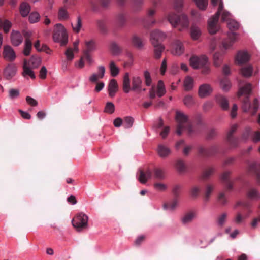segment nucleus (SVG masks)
Listing matches in <instances>:
<instances>
[{"instance_id": "nucleus-1", "label": "nucleus", "mask_w": 260, "mask_h": 260, "mask_svg": "<svg viewBox=\"0 0 260 260\" xmlns=\"http://www.w3.org/2000/svg\"><path fill=\"white\" fill-rule=\"evenodd\" d=\"M251 91V84L250 83L246 84L243 87H241L238 93V96H240L242 95H245L242 101V108L244 112H247L251 110V114L254 115L257 112L259 108V102L257 98H255L252 105L250 103L249 95Z\"/></svg>"}, {"instance_id": "nucleus-2", "label": "nucleus", "mask_w": 260, "mask_h": 260, "mask_svg": "<svg viewBox=\"0 0 260 260\" xmlns=\"http://www.w3.org/2000/svg\"><path fill=\"white\" fill-rule=\"evenodd\" d=\"M231 171H225L220 176V180L225 186L224 191L220 192L218 196V201L222 205H225L227 203V199L225 192L231 191L233 189V181L231 179Z\"/></svg>"}, {"instance_id": "nucleus-3", "label": "nucleus", "mask_w": 260, "mask_h": 260, "mask_svg": "<svg viewBox=\"0 0 260 260\" xmlns=\"http://www.w3.org/2000/svg\"><path fill=\"white\" fill-rule=\"evenodd\" d=\"M175 119L178 123L176 133L178 135L182 134L183 129H186L189 134L193 132L192 124L188 119V116L181 111L176 112Z\"/></svg>"}, {"instance_id": "nucleus-4", "label": "nucleus", "mask_w": 260, "mask_h": 260, "mask_svg": "<svg viewBox=\"0 0 260 260\" xmlns=\"http://www.w3.org/2000/svg\"><path fill=\"white\" fill-rule=\"evenodd\" d=\"M190 65L195 69H202V73L207 74L210 69L208 62V58L205 55L197 56H192L189 59Z\"/></svg>"}, {"instance_id": "nucleus-5", "label": "nucleus", "mask_w": 260, "mask_h": 260, "mask_svg": "<svg viewBox=\"0 0 260 260\" xmlns=\"http://www.w3.org/2000/svg\"><path fill=\"white\" fill-rule=\"evenodd\" d=\"M227 26L231 32L228 33V38L222 42V45L225 49H228L232 46L236 40L237 34L233 31L238 29L239 23L234 20H229L227 22Z\"/></svg>"}, {"instance_id": "nucleus-6", "label": "nucleus", "mask_w": 260, "mask_h": 260, "mask_svg": "<svg viewBox=\"0 0 260 260\" xmlns=\"http://www.w3.org/2000/svg\"><path fill=\"white\" fill-rule=\"evenodd\" d=\"M168 19L173 27L178 28L180 31L183 28H187L189 25L188 19L184 14L177 15L171 13L169 15Z\"/></svg>"}, {"instance_id": "nucleus-7", "label": "nucleus", "mask_w": 260, "mask_h": 260, "mask_svg": "<svg viewBox=\"0 0 260 260\" xmlns=\"http://www.w3.org/2000/svg\"><path fill=\"white\" fill-rule=\"evenodd\" d=\"M223 11H224L223 10V4L222 1L220 0L219 3L217 12L208 21V30L210 34H214L218 30L219 26L217 23L219 16Z\"/></svg>"}, {"instance_id": "nucleus-8", "label": "nucleus", "mask_w": 260, "mask_h": 260, "mask_svg": "<svg viewBox=\"0 0 260 260\" xmlns=\"http://www.w3.org/2000/svg\"><path fill=\"white\" fill-rule=\"evenodd\" d=\"M53 39L56 42H60L61 46H64L68 42V35L64 26L57 24L53 34Z\"/></svg>"}, {"instance_id": "nucleus-9", "label": "nucleus", "mask_w": 260, "mask_h": 260, "mask_svg": "<svg viewBox=\"0 0 260 260\" xmlns=\"http://www.w3.org/2000/svg\"><path fill=\"white\" fill-rule=\"evenodd\" d=\"M88 216L83 213L77 214L72 220V224L78 231H81L88 226Z\"/></svg>"}, {"instance_id": "nucleus-10", "label": "nucleus", "mask_w": 260, "mask_h": 260, "mask_svg": "<svg viewBox=\"0 0 260 260\" xmlns=\"http://www.w3.org/2000/svg\"><path fill=\"white\" fill-rule=\"evenodd\" d=\"M166 38V35L159 29H155L150 34V41L152 44H161V42Z\"/></svg>"}, {"instance_id": "nucleus-11", "label": "nucleus", "mask_w": 260, "mask_h": 260, "mask_svg": "<svg viewBox=\"0 0 260 260\" xmlns=\"http://www.w3.org/2000/svg\"><path fill=\"white\" fill-rule=\"evenodd\" d=\"M155 13V9H149L148 10L147 15L143 20V25L145 28H148L156 23V20L154 18Z\"/></svg>"}, {"instance_id": "nucleus-12", "label": "nucleus", "mask_w": 260, "mask_h": 260, "mask_svg": "<svg viewBox=\"0 0 260 260\" xmlns=\"http://www.w3.org/2000/svg\"><path fill=\"white\" fill-rule=\"evenodd\" d=\"M217 149L216 146H212L207 148L201 146L198 148V151L201 155L204 157H209L214 155Z\"/></svg>"}, {"instance_id": "nucleus-13", "label": "nucleus", "mask_w": 260, "mask_h": 260, "mask_svg": "<svg viewBox=\"0 0 260 260\" xmlns=\"http://www.w3.org/2000/svg\"><path fill=\"white\" fill-rule=\"evenodd\" d=\"M4 58L9 61H12L16 58L14 50L10 46H5L3 53Z\"/></svg>"}, {"instance_id": "nucleus-14", "label": "nucleus", "mask_w": 260, "mask_h": 260, "mask_svg": "<svg viewBox=\"0 0 260 260\" xmlns=\"http://www.w3.org/2000/svg\"><path fill=\"white\" fill-rule=\"evenodd\" d=\"M132 87L131 89L136 92H141L142 90V86L143 81L142 78L139 76H133L132 79Z\"/></svg>"}, {"instance_id": "nucleus-15", "label": "nucleus", "mask_w": 260, "mask_h": 260, "mask_svg": "<svg viewBox=\"0 0 260 260\" xmlns=\"http://www.w3.org/2000/svg\"><path fill=\"white\" fill-rule=\"evenodd\" d=\"M152 176V172L149 169L144 171L140 169L139 171L138 180L142 184H145L147 180Z\"/></svg>"}, {"instance_id": "nucleus-16", "label": "nucleus", "mask_w": 260, "mask_h": 260, "mask_svg": "<svg viewBox=\"0 0 260 260\" xmlns=\"http://www.w3.org/2000/svg\"><path fill=\"white\" fill-rule=\"evenodd\" d=\"M11 40L14 46H18L22 43L23 37L19 31L13 30L11 35Z\"/></svg>"}, {"instance_id": "nucleus-17", "label": "nucleus", "mask_w": 260, "mask_h": 260, "mask_svg": "<svg viewBox=\"0 0 260 260\" xmlns=\"http://www.w3.org/2000/svg\"><path fill=\"white\" fill-rule=\"evenodd\" d=\"M196 213L194 211H190L185 213L181 217V220L182 223L184 225H187L190 223L196 218Z\"/></svg>"}, {"instance_id": "nucleus-18", "label": "nucleus", "mask_w": 260, "mask_h": 260, "mask_svg": "<svg viewBox=\"0 0 260 260\" xmlns=\"http://www.w3.org/2000/svg\"><path fill=\"white\" fill-rule=\"evenodd\" d=\"M105 68L101 66L98 67V74H92L89 77V81L92 83H96L99 79H102L105 74Z\"/></svg>"}, {"instance_id": "nucleus-19", "label": "nucleus", "mask_w": 260, "mask_h": 260, "mask_svg": "<svg viewBox=\"0 0 260 260\" xmlns=\"http://www.w3.org/2000/svg\"><path fill=\"white\" fill-rule=\"evenodd\" d=\"M212 88L209 84H204L201 85L199 89V95L201 98H205L211 93Z\"/></svg>"}, {"instance_id": "nucleus-20", "label": "nucleus", "mask_w": 260, "mask_h": 260, "mask_svg": "<svg viewBox=\"0 0 260 260\" xmlns=\"http://www.w3.org/2000/svg\"><path fill=\"white\" fill-rule=\"evenodd\" d=\"M173 48L172 53L175 55H180L184 52V46L182 43L178 40L174 41Z\"/></svg>"}, {"instance_id": "nucleus-21", "label": "nucleus", "mask_w": 260, "mask_h": 260, "mask_svg": "<svg viewBox=\"0 0 260 260\" xmlns=\"http://www.w3.org/2000/svg\"><path fill=\"white\" fill-rule=\"evenodd\" d=\"M17 69L13 64H9L5 69L4 75L7 79H11L16 74Z\"/></svg>"}, {"instance_id": "nucleus-22", "label": "nucleus", "mask_w": 260, "mask_h": 260, "mask_svg": "<svg viewBox=\"0 0 260 260\" xmlns=\"http://www.w3.org/2000/svg\"><path fill=\"white\" fill-rule=\"evenodd\" d=\"M250 58L249 55L245 51H239L236 56V61L238 64H241L247 62Z\"/></svg>"}, {"instance_id": "nucleus-23", "label": "nucleus", "mask_w": 260, "mask_h": 260, "mask_svg": "<svg viewBox=\"0 0 260 260\" xmlns=\"http://www.w3.org/2000/svg\"><path fill=\"white\" fill-rule=\"evenodd\" d=\"M249 171L255 174L257 182L260 184V164L259 165L255 162L250 164Z\"/></svg>"}, {"instance_id": "nucleus-24", "label": "nucleus", "mask_w": 260, "mask_h": 260, "mask_svg": "<svg viewBox=\"0 0 260 260\" xmlns=\"http://www.w3.org/2000/svg\"><path fill=\"white\" fill-rule=\"evenodd\" d=\"M217 102L224 110L229 109V102L227 99L222 95L219 94L216 97Z\"/></svg>"}, {"instance_id": "nucleus-25", "label": "nucleus", "mask_w": 260, "mask_h": 260, "mask_svg": "<svg viewBox=\"0 0 260 260\" xmlns=\"http://www.w3.org/2000/svg\"><path fill=\"white\" fill-rule=\"evenodd\" d=\"M157 152L160 157L161 158H165L170 155L171 153V150L167 146L160 144L158 146Z\"/></svg>"}, {"instance_id": "nucleus-26", "label": "nucleus", "mask_w": 260, "mask_h": 260, "mask_svg": "<svg viewBox=\"0 0 260 260\" xmlns=\"http://www.w3.org/2000/svg\"><path fill=\"white\" fill-rule=\"evenodd\" d=\"M132 44L134 47L138 49H141L144 44L142 39L137 35H134L132 38Z\"/></svg>"}, {"instance_id": "nucleus-27", "label": "nucleus", "mask_w": 260, "mask_h": 260, "mask_svg": "<svg viewBox=\"0 0 260 260\" xmlns=\"http://www.w3.org/2000/svg\"><path fill=\"white\" fill-rule=\"evenodd\" d=\"M23 69V72L22 73V75L24 77H25L26 75H28L31 79H35L36 76L35 75V73L32 71V70L28 67L27 64V61L26 59L24 60Z\"/></svg>"}, {"instance_id": "nucleus-28", "label": "nucleus", "mask_w": 260, "mask_h": 260, "mask_svg": "<svg viewBox=\"0 0 260 260\" xmlns=\"http://www.w3.org/2000/svg\"><path fill=\"white\" fill-rule=\"evenodd\" d=\"M117 89L118 86L116 80H111L108 85V91L109 96L111 97H113L115 95V93L117 91Z\"/></svg>"}, {"instance_id": "nucleus-29", "label": "nucleus", "mask_w": 260, "mask_h": 260, "mask_svg": "<svg viewBox=\"0 0 260 260\" xmlns=\"http://www.w3.org/2000/svg\"><path fill=\"white\" fill-rule=\"evenodd\" d=\"M154 49V57L155 59H159L161 56L162 52L165 50V46L162 44H152Z\"/></svg>"}, {"instance_id": "nucleus-30", "label": "nucleus", "mask_w": 260, "mask_h": 260, "mask_svg": "<svg viewBox=\"0 0 260 260\" xmlns=\"http://www.w3.org/2000/svg\"><path fill=\"white\" fill-rule=\"evenodd\" d=\"M122 87L123 91L126 93H128L131 89L130 86V79L128 73H126L123 77Z\"/></svg>"}, {"instance_id": "nucleus-31", "label": "nucleus", "mask_w": 260, "mask_h": 260, "mask_svg": "<svg viewBox=\"0 0 260 260\" xmlns=\"http://www.w3.org/2000/svg\"><path fill=\"white\" fill-rule=\"evenodd\" d=\"M247 198L251 200H257L260 198V194L257 189L251 188L247 192Z\"/></svg>"}, {"instance_id": "nucleus-32", "label": "nucleus", "mask_w": 260, "mask_h": 260, "mask_svg": "<svg viewBox=\"0 0 260 260\" xmlns=\"http://www.w3.org/2000/svg\"><path fill=\"white\" fill-rule=\"evenodd\" d=\"M30 11V6L28 3L26 2L21 3L20 6V12L23 17L27 16L29 13Z\"/></svg>"}, {"instance_id": "nucleus-33", "label": "nucleus", "mask_w": 260, "mask_h": 260, "mask_svg": "<svg viewBox=\"0 0 260 260\" xmlns=\"http://www.w3.org/2000/svg\"><path fill=\"white\" fill-rule=\"evenodd\" d=\"M178 201L177 199H174L171 201L164 204V208L170 211L174 210L178 205Z\"/></svg>"}, {"instance_id": "nucleus-34", "label": "nucleus", "mask_w": 260, "mask_h": 260, "mask_svg": "<svg viewBox=\"0 0 260 260\" xmlns=\"http://www.w3.org/2000/svg\"><path fill=\"white\" fill-rule=\"evenodd\" d=\"M85 44V49L84 52H91L95 50V42L93 40H90L89 41H86Z\"/></svg>"}, {"instance_id": "nucleus-35", "label": "nucleus", "mask_w": 260, "mask_h": 260, "mask_svg": "<svg viewBox=\"0 0 260 260\" xmlns=\"http://www.w3.org/2000/svg\"><path fill=\"white\" fill-rule=\"evenodd\" d=\"M11 27L12 23L11 22L7 20L0 19V30L3 28L4 31L5 33H8Z\"/></svg>"}, {"instance_id": "nucleus-36", "label": "nucleus", "mask_w": 260, "mask_h": 260, "mask_svg": "<svg viewBox=\"0 0 260 260\" xmlns=\"http://www.w3.org/2000/svg\"><path fill=\"white\" fill-rule=\"evenodd\" d=\"M231 86V82L227 77H224L220 81V87L224 91L229 90Z\"/></svg>"}, {"instance_id": "nucleus-37", "label": "nucleus", "mask_w": 260, "mask_h": 260, "mask_svg": "<svg viewBox=\"0 0 260 260\" xmlns=\"http://www.w3.org/2000/svg\"><path fill=\"white\" fill-rule=\"evenodd\" d=\"M58 18L60 20H67L69 18V13L64 7L59 8L58 13Z\"/></svg>"}, {"instance_id": "nucleus-38", "label": "nucleus", "mask_w": 260, "mask_h": 260, "mask_svg": "<svg viewBox=\"0 0 260 260\" xmlns=\"http://www.w3.org/2000/svg\"><path fill=\"white\" fill-rule=\"evenodd\" d=\"M201 35V30L199 27L192 26L190 29V35L192 39L197 40Z\"/></svg>"}, {"instance_id": "nucleus-39", "label": "nucleus", "mask_w": 260, "mask_h": 260, "mask_svg": "<svg viewBox=\"0 0 260 260\" xmlns=\"http://www.w3.org/2000/svg\"><path fill=\"white\" fill-rule=\"evenodd\" d=\"M154 178L159 180H162L165 178L164 171L160 168H155L153 169Z\"/></svg>"}, {"instance_id": "nucleus-40", "label": "nucleus", "mask_w": 260, "mask_h": 260, "mask_svg": "<svg viewBox=\"0 0 260 260\" xmlns=\"http://www.w3.org/2000/svg\"><path fill=\"white\" fill-rule=\"evenodd\" d=\"M126 22V18L124 14H119L116 17V24L118 27H123Z\"/></svg>"}, {"instance_id": "nucleus-41", "label": "nucleus", "mask_w": 260, "mask_h": 260, "mask_svg": "<svg viewBox=\"0 0 260 260\" xmlns=\"http://www.w3.org/2000/svg\"><path fill=\"white\" fill-rule=\"evenodd\" d=\"M253 72V68L251 66H248L242 68L241 70V73L245 77H249Z\"/></svg>"}, {"instance_id": "nucleus-42", "label": "nucleus", "mask_w": 260, "mask_h": 260, "mask_svg": "<svg viewBox=\"0 0 260 260\" xmlns=\"http://www.w3.org/2000/svg\"><path fill=\"white\" fill-rule=\"evenodd\" d=\"M166 93L164 82L162 80H159L157 86V94L159 97L162 96Z\"/></svg>"}, {"instance_id": "nucleus-43", "label": "nucleus", "mask_w": 260, "mask_h": 260, "mask_svg": "<svg viewBox=\"0 0 260 260\" xmlns=\"http://www.w3.org/2000/svg\"><path fill=\"white\" fill-rule=\"evenodd\" d=\"M193 80L190 77L185 78L184 81V86L185 90L188 91L191 90L193 87Z\"/></svg>"}, {"instance_id": "nucleus-44", "label": "nucleus", "mask_w": 260, "mask_h": 260, "mask_svg": "<svg viewBox=\"0 0 260 260\" xmlns=\"http://www.w3.org/2000/svg\"><path fill=\"white\" fill-rule=\"evenodd\" d=\"M29 63L32 68H37L41 64V59L39 57L32 56L30 59Z\"/></svg>"}, {"instance_id": "nucleus-45", "label": "nucleus", "mask_w": 260, "mask_h": 260, "mask_svg": "<svg viewBox=\"0 0 260 260\" xmlns=\"http://www.w3.org/2000/svg\"><path fill=\"white\" fill-rule=\"evenodd\" d=\"M82 26V20L80 17L77 18V20L75 23H72V26L73 31L76 33H78Z\"/></svg>"}, {"instance_id": "nucleus-46", "label": "nucleus", "mask_w": 260, "mask_h": 260, "mask_svg": "<svg viewBox=\"0 0 260 260\" xmlns=\"http://www.w3.org/2000/svg\"><path fill=\"white\" fill-rule=\"evenodd\" d=\"M134 122V119L130 116L125 117L123 121L122 125L125 128H131Z\"/></svg>"}, {"instance_id": "nucleus-47", "label": "nucleus", "mask_w": 260, "mask_h": 260, "mask_svg": "<svg viewBox=\"0 0 260 260\" xmlns=\"http://www.w3.org/2000/svg\"><path fill=\"white\" fill-rule=\"evenodd\" d=\"M183 104L188 107H190L194 104L193 97L190 95H186L183 100Z\"/></svg>"}, {"instance_id": "nucleus-48", "label": "nucleus", "mask_w": 260, "mask_h": 260, "mask_svg": "<svg viewBox=\"0 0 260 260\" xmlns=\"http://www.w3.org/2000/svg\"><path fill=\"white\" fill-rule=\"evenodd\" d=\"M214 186L211 184H207L205 190V195H204V200L205 201H208L209 199V198L212 193V191L213 190Z\"/></svg>"}, {"instance_id": "nucleus-49", "label": "nucleus", "mask_w": 260, "mask_h": 260, "mask_svg": "<svg viewBox=\"0 0 260 260\" xmlns=\"http://www.w3.org/2000/svg\"><path fill=\"white\" fill-rule=\"evenodd\" d=\"M176 168L180 173H183L186 171V166L182 160H178L176 162Z\"/></svg>"}, {"instance_id": "nucleus-50", "label": "nucleus", "mask_w": 260, "mask_h": 260, "mask_svg": "<svg viewBox=\"0 0 260 260\" xmlns=\"http://www.w3.org/2000/svg\"><path fill=\"white\" fill-rule=\"evenodd\" d=\"M109 68L112 76L115 77L118 74L119 70L118 68L116 66L113 61H110Z\"/></svg>"}, {"instance_id": "nucleus-51", "label": "nucleus", "mask_w": 260, "mask_h": 260, "mask_svg": "<svg viewBox=\"0 0 260 260\" xmlns=\"http://www.w3.org/2000/svg\"><path fill=\"white\" fill-rule=\"evenodd\" d=\"M143 0H133V9L134 11H139L141 10L143 5Z\"/></svg>"}, {"instance_id": "nucleus-52", "label": "nucleus", "mask_w": 260, "mask_h": 260, "mask_svg": "<svg viewBox=\"0 0 260 260\" xmlns=\"http://www.w3.org/2000/svg\"><path fill=\"white\" fill-rule=\"evenodd\" d=\"M214 172V169L212 167H208L206 168L203 172L202 177L203 179H207L213 174Z\"/></svg>"}, {"instance_id": "nucleus-53", "label": "nucleus", "mask_w": 260, "mask_h": 260, "mask_svg": "<svg viewBox=\"0 0 260 260\" xmlns=\"http://www.w3.org/2000/svg\"><path fill=\"white\" fill-rule=\"evenodd\" d=\"M227 217L228 214L226 213H223L218 217L217 222L219 226L222 227L224 225L226 222Z\"/></svg>"}, {"instance_id": "nucleus-54", "label": "nucleus", "mask_w": 260, "mask_h": 260, "mask_svg": "<svg viewBox=\"0 0 260 260\" xmlns=\"http://www.w3.org/2000/svg\"><path fill=\"white\" fill-rule=\"evenodd\" d=\"M214 63L215 66H219L222 61V55L219 52L215 53L213 55Z\"/></svg>"}, {"instance_id": "nucleus-55", "label": "nucleus", "mask_w": 260, "mask_h": 260, "mask_svg": "<svg viewBox=\"0 0 260 260\" xmlns=\"http://www.w3.org/2000/svg\"><path fill=\"white\" fill-rule=\"evenodd\" d=\"M226 140L228 144L232 147H237L239 143L238 139L234 136L226 137Z\"/></svg>"}, {"instance_id": "nucleus-56", "label": "nucleus", "mask_w": 260, "mask_h": 260, "mask_svg": "<svg viewBox=\"0 0 260 260\" xmlns=\"http://www.w3.org/2000/svg\"><path fill=\"white\" fill-rule=\"evenodd\" d=\"M110 50L114 54L119 53L121 51V48L115 42H112L110 44Z\"/></svg>"}, {"instance_id": "nucleus-57", "label": "nucleus", "mask_w": 260, "mask_h": 260, "mask_svg": "<svg viewBox=\"0 0 260 260\" xmlns=\"http://www.w3.org/2000/svg\"><path fill=\"white\" fill-rule=\"evenodd\" d=\"M197 7L201 10L206 9L208 4V0H193Z\"/></svg>"}, {"instance_id": "nucleus-58", "label": "nucleus", "mask_w": 260, "mask_h": 260, "mask_svg": "<svg viewBox=\"0 0 260 260\" xmlns=\"http://www.w3.org/2000/svg\"><path fill=\"white\" fill-rule=\"evenodd\" d=\"M115 110L114 104L110 102H107L106 104L104 112L109 114H112Z\"/></svg>"}, {"instance_id": "nucleus-59", "label": "nucleus", "mask_w": 260, "mask_h": 260, "mask_svg": "<svg viewBox=\"0 0 260 260\" xmlns=\"http://www.w3.org/2000/svg\"><path fill=\"white\" fill-rule=\"evenodd\" d=\"M32 49V43L31 42H28V41H25V46L23 50V53L25 56L29 55L30 51Z\"/></svg>"}, {"instance_id": "nucleus-60", "label": "nucleus", "mask_w": 260, "mask_h": 260, "mask_svg": "<svg viewBox=\"0 0 260 260\" xmlns=\"http://www.w3.org/2000/svg\"><path fill=\"white\" fill-rule=\"evenodd\" d=\"M143 75L146 85L147 86H150L151 85L152 81L150 73L148 71H145L144 72Z\"/></svg>"}, {"instance_id": "nucleus-61", "label": "nucleus", "mask_w": 260, "mask_h": 260, "mask_svg": "<svg viewBox=\"0 0 260 260\" xmlns=\"http://www.w3.org/2000/svg\"><path fill=\"white\" fill-rule=\"evenodd\" d=\"M74 50L71 47H69L67 49L65 52V55L68 60H72L74 57Z\"/></svg>"}, {"instance_id": "nucleus-62", "label": "nucleus", "mask_w": 260, "mask_h": 260, "mask_svg": "<svg viewBox=\"0 0 260 260\" xmlns=\"http://www.w3.org/2000/svg\"><path fill=\"white\" fill-rule=\"evenodd\" d=\"M40 18V15L37 12L31 13L29 16V20L30 23H33L38 21Z\"/></svg>"}, {"instance_id": "nucleus-63", "label": "nucleus", "mask_w": 260, "mask_h": 260, "mask_svg": "<svg viewBox=\"0 0 260 260\" xmlns=\"http://www.w3.org/2000/svg\"><path fill=\"white\" fill-rule=\"evenodd\" d=\"M201 188L197 186H193L190 190V193L192 197H197L200 192Z\"/></svg>"}, {"instance_id": "nucleus-64", "label": "nucleus", "mask_w": 260, "mask_h": 260, "mask_svg": "<svg viewBox=\"0 0 260 260\" xmlns=\"http://www.w3.org/2000/svg\"><path fill=\"white\" fill-rule=\"evenodd\" d=\"M97 24L99 28L100 29L102 32L105 33L107 31L106 26L104 21L99 20L97 22Z\"/></svg>"}]
</instances>
